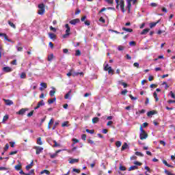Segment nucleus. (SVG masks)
I'll return each mask as SVG.
<instances>
[{
	"label": "nucleus",
	"mask_w": 175,
	"mask_h": 175,
	"mask_svg": "<svg viewBox=\"0 0 175 175\" xmlns=\"http://www.w3.org/2000/svg\"><path fill=\"white\" fill-rule=\"evenodd\" d=\"M34 148L36 150V154L37 155H39V154H40V152H42V151H43V148H42L40 146H36Z\"/></svg>",
	"instance_id": "0eeeda50"
},
{
	"label": "nucleus",
	"mask_w": 175,
	"mask_h": 175,
	"mask_svg": "<svg viewBox=\"0 0 175 175\" xmlns=\"http://www.w3.org/2000/svg\"><path fill=\"white\" fill-rule=\"evenodd\" d=\"M32 166H33V161H32L30 164L27 165L26 166V170H29V169H31Z\"/></svg>",
	"instance_id": "5701e85b"
},
{
	"label": "nucleus",
	"mask_w": 175,
	"mask_h": 175,
	"mask_svg": "<svg viewBox=\"0 0 175 175\" xmlns=\"http://www.w3.org/2000/svg\"><path fill=\"white\" fill-rule=\"evenodd\" d=\"M21 79H27V74L25 72H22L21 74Z\"/></svg>",
	"instance_id": "a19ab883"
},
{
	"label": "nucleus",
	"mask_w": 175,
	"mask_h": 175,
	"mask_svg": "<svg viewBox=\"0 0 175 175\" xmlns=\"http://www.w3.org/2000/svg\"><path fill=\"white\" fill-rule=\"evenodd\" d=\"M38 9L40 10H45V8H44V3H40L38 5Z\"/></svg>",
	"instance_id": "7c9ffc66"
},
{
	"label": "nucleus",
	"mask_w": 175,
	"mask_h": 175,
	"mask_svg": "<svg viewBox=\"0 0 175 175\" xmlns=\"http://www.w3.org/2000/svg\"><path fill=\"white\" fill-rule=\"evenodd\" d=\"M15 169L18 172V170H21V163H19L15 165Z\"/></svg>",
	"instance_id": "c9c22d12"
},
{
	"label": "nucleus",
	"mask_w": 175,
	"mask_h": 175,
	"mask_svg": "<svg viewBox=\"0 0 175 175\" xmlns=\"http://www.w3.org/2000/svg\"><path fill=\"white\" fill-rule=\"evenodd\" d=\"M144 113H146V110L145 109H142L141 111H139V112H136V114H144Z\"/></svg>",
	"instance_id": "49530a36"
},
{
	"label": "nucleus",
	"mask_w": 175,
	"mask_h": 175,
	"mask_svg": "<svg viewBox=\"0 0 175 175\" xmlns=\"http://www.w3.org/2000/svg\"><path fill=\"white\" fill-rule=\"evenodd\" d=\"M160 144H162V146H163V147H165V146H166V142H165V141H162L161 140L159 142Z\"/></svg>",
	"instance_id": "774afa93"
},
{
	"label": "nucleus",
	"mask_w": 175,
	"mask_h": 175,
	"mask_svg": "<svg viewBox=\"0 0 175 175\" xmlns=\"http://www.w3.org/2000/svg\"><path fill=\"white\" fill-rule=\"evenodd\" d=\"M81 139H82V140H87V135L83 134L81 135Z\"/></svg>",
	"instance_id": "052dcab7"
},
{
	"label": "nucleus",
	"mask_w": 175,
	"mask_h": 175,
	"mask_svg": "<svg viewBox=\"0 0 175 175\" xmlns=\"http://www.w3.org/2000/svg\"><path fill=\"white\" fill-rule=\"evenodd\" d=\"M49 29L50 31H53V32H57V29H55V27H53V26H51Z\"/></svg>",
	"instance_id": "864d4df0"
},
{
	"label": "nucleus",
	"mask_w": 175,
	"mask_h": 175,
	"mask_svg": "<svg viewBox=\"0 0 175 175\" xmlns=\"http://www.w3.org/2000/svg\"><path fill=\"white\" fill-rule=\"evenodd\" d=\"M140 134H139V138L141 140H144L145 139H147L148 137V134L146 133V131L143 129V126H140L139 128Z\"/></svg>",
	"instance_id": "f257e3e1"
},
{
	"label": "nucleus",
	"mask_w": 175,
	"mask_h": 175,
	"mask_svg": "<svg viewBox=\"0 0 175 175\" xmlns=\"http://www.w3.org/2000/svg\"><path fill=\"white\" fill-rule=\"evenodd\" d=\"M62 128H64V126H70L69 125V121H66V122H64L62 124Z\"/></svg>",
	"instance_id": "bb28decb"
},
{
	"label": "nucleus",
	"mask_w": 175,
	"mask_h": 175,
	"mask_svg": "<svg viewBox=\"0 0 175 175\" xmlns=\"http://www.w3.org/2000/svg\"><path fill=\"white\" fill-rule=\"evenodd\" d=\"M79 23H80V19L79 18L72 19L70 21V24L72 25H76L77 24H79Z\"/></svg>",
	"instance_id": "1a4fd4ad"
},
{
	"label": "nucleus",
	"mask_w": 175,
	"mask_h": 175,
	"mask_svg": "<svg viewBox=\"0 0 175 175\" xmlns=\"http://www.w3.org/2000/svg\"><path fill=\"white\" fill-rule=\"evenodd\" d=\"M124 49H125V46H124L122 45H119L118 47V50L119 51H122Z\"/></svg>",
	"instance_id": "58836bf2"
},
{
	"label": "nucleus",
	"mask_w": 175,
	"mask_h": 175,
	"mask_svg": "<svg viewBox=\"0 0 175 175\" xmlns=\"http://www.w3.org/2000/svg\"><path fill=\"white\" fill-rule=\"evenodd\" d=\"M92 122H93V124H98V122H99V118L98 117L93 118L92 120Z\"/></svg>",
	"instance_id": "a211bd4d"
},
{
	"label": "nucleus",
	"mask_w": 175,
	"mask_h": 175,
	"mask_svg": "<svg viewBox=\"0 0 175 175\" xmlns=\"http://www.w3.org/2000/svg\"><path fill=\"white\" fill-rule=\"evenodd\" d=\"M72 142H74L73 143H72V146H75V144H76V143H79V139H76V138H73L72 139Z\"/></svg>",
	"instance_id": "09e8293b"
},
{
	"label": "nucleus",
	"mask_w": 175,
	"mask_h": 175,
	"mask_svg": "<svg viewBox=\"0 0 175 175\" xmlns=\"http://www.w3.org/2000/svg\"><path fill=\"white\" fill-rule=\"evenodd\" d=\"M45 10H38V13L39 14H40L41 16H43V14H44Z\"/></svg>",
	"instance_id": "ea45409f"
},
{
	"label": "nucleus",
	"mask_w": 175,
	"mask_h": 175,
	"mask_svg": "<svg viewBox=\"0 0 175 175\" xmlns=\"http://www.w3.org/2000/svg\"><path fill=\"white\" fill-rule=\"evenodd\" d=\"M49 155L51 159H54V158H57V157H58V154L56 152L54 154H49Z\"/></svg>",
	"instance_id": "c756f323"
},
{
	"label": "nucleus",
	"mask_w": 175,
	"mask_h": 175,
	"mask_svg": "<svg viewBox=\"0 0 175 175\" xmlns=\"http://www.w3.org/2000/svg\"><path fill=\"white\" fill-rule=\"evenodd\" d=\"M65 27L66 28V33L62 36L63 39H66L69 35H70V27H69V24H66Z\"/></svg>",
	"instance_id": "7ed1b4c3"
},
{
	"label": "nucleus",
	"mask_w": 175,
	"mask_h": 175,
	"mask_svg": "<svg viewBox=\"0 0 175 175\" xmlns=\"http://www.w3.org/2000/svg\"><path fill=\"white\" fill-rule=\"evenodd\" d=\"M108 73L109 75H114V70H113V68H111V66H109V68H108Z\"/></svg>",
	"instance_id": "c85d7f7f"
},
{
	"label": "nucleus",
	"mask_w": 175,
	"mask_h": 175,
	"mask_svg": "<svg viewBox=\"0 0 175 175\" xmlns=\"http://www.w3.org/2000/svg\"><path fill=\"white\" fill-rule=\"evenodd\" d=\"M119 169L120 170H121L122 172H125V170H126V167H125V166H122V165H120L119 167Z\"/></svg>",
	"instance_id": "c03bdc74"
},
{
	"label": "nucleus",
	"mask_w": 175,
	"mask_h": 175,
	"mask_svg": "<svg viewBox=\"0 0 175 175\" xmlns=\"http://www.w3.org/2000/svg\"><path fill=\"white\" fill-rule=\"evenodd\" d=\"M41 106H44V100H41L38 103V105L36 107H34V110H38Z\"/></svg>",
	"instance_id": "423d86ee"
},
{
	"label": "nucleus",
	"mask_w": 175,
	"mask_h": 175,
	"mask_svg": "<svg viewBox=\"0 0 175 175\" xmlns=\"http://www.w3.org/2000/svg\"><path fill=\"white\" fill-rule=\"evenodd\" d=\"M163 163L165 165L167 166V167H174L173 165H170L169 163H167V161L166 160H163Z\"/></svg>",
	"instance_id": "412c9836"
},
{
	"label": "nucleus",
	"mask_w": 175,
	"mask_h": 175,
	"mask_svg": "<svg viewBox=\"0 0 175 175\" xmlns=\"http://www.w3.org/2000/svg\"><path fill=\"white\" fill-rule=\"evenodd\" d=\"M105 1L110 5H113L114 3V0H105Z\"/></svg>",
	"instance_id": "603ef678"
},
{
	"label": "nucleus",
	"mask_w": 175,
	"mask_h": 175,
	"mask_svg": "<svg viewBox=\"0 0 175 175\" xmlns=\"http://www.w3.org/2000/svg\"><path fill=\"white\" fill-rule=\"evenodd\" d=\"M8 25L11 26L12 28H14V29H16V25H14V23H12V21H8Z\"/></svg>",
	"instance_id": "cd10ccee"
},
{
	"label": "nucleus",
	"mask_w": 175,
	"mask_h": 175,
	"mask_svg": "<svg viewBox=\"0 0 175 175\" xmlns=\"http://www.w3.org/2000/svg\"><path fill=\"white\" fill-rule=\"evenodd\" d=\"M159 23V21L157 22H153L150 23V28H154V27H156L157 24Z\"/></svg>",
	"instance_id": "6ab92c4d"
},
{
	"label": "nucleus",
	"mask_w": 175,
	"mask_h": 175,
	"mask_svg": "<svg viewBox=\"0 0 175 175\" xmlns=\"http://www.w3.org/2000/svg\"><path fill=\"white\" fill-rule=\"evenodd\" d=\"M99 21H100V23H103V24L106 23V21L105 20V18H103V17H100L99 18Z\"/></svg>",
	"instance_id": "6e6d98bb"
},
{
	"label": "nucleus",
	"mask_w": 175,
	"mask_h": 175,
	"mask_svg": "<svg viewBox=\"0 0 175 175\" xmlns=\"http://www.w3.org/2000/svg\"><path fill=\"white\" fill-rule=\"evenodd\" d=\"M8 120H9V116L5 115L3 118V121L5 122V121H8Z\"/></svg>",
	"instance_id": "3c124183"
},
{
	"label": "nucleus",
	"mask_w": 175,
	"mask_h": 175,
	"mask_svg": "<svg viewBox=\"0 0 175 175\" xmlns=\"http://www.w3.org/2000/svg\"><path fill=\"white\" fill-rule=\"evenodd\" d=\"M153 96H154L156 102H158V100H159V98H158V94H157V92H154L153 93Z\"/></svg>",
	"instance_id": "72a5a7b5"
},
{
	"label": "nucleus",
	"mask_w": 175,
	"mask_h": 175,
	"mask_svg": "<svg viewBox=\"0 0 175 175\" xmlns=\"http://www.w3.org/2000/svg\"><path fill=\"white\" fill-rule=\"evenodd\" d=\"M72 94V90H70L65 96L64 99H69L70 94Z\"/></svg>",
	"instance_id": "b1692460"
},
{
	"label": "nucleus",
	"mask_w": 175,
	"mask_h": 175,
	"mask_svg": "<svg viewBox=\"0 0 175 175\" xmlns=\"http://www.w3.org/2000/svg\"><path fill=\"white\" fill-rule=\"evenodd\" d=\"M3 102H5V105L7 106H12V105H13V101L12 100L3 98Z\"/></svg>",
	"instance_id": "6e6552de"
},
{
	"label": "nucleus",
	"mask_w": 175,
	"mask_h": 175,
	"mask_svg": "<svg viewBox=\"0 0 175 175\" xmlns=\"http://www.w3.org/2000/svg\"><path fill=\"white\" fill-rule=\"evenodd\" d=\"M44 173H46V174H50V171L47 170H44L40 172V174H44Z\"/></svg>",
	"instance_id": "e433bc0d"
},
{
	"label": "nucleus",
	"mask_w": 175,
	"mask_h": 175,
	"mask_svg": "<svg viewBox=\"0 0 175 175\" xmlns=\"http://www.w3.org/2000/svg\"><path fill=\"white\" fill-rule=\"evenodd\" d=\"M3 72H6L7 73H8L9 72H12V70H13L12 69V68L7 66V67H3Z\"/></svg>",
	"instance_id": "4468645a"
},
{
	"label": "nucleus",
	"mask_w": 175,
	"mask_h": 175,
	"mask_svg": "<svg viewBox=\"0 0 175 175\" xmlns=\"http://www.w3.org/2000/svg\"><path fill=\"white\" fill-rule=\"evenodd\" d=\"M127 93H128V90H124L121 92L122 95H126Z\"/></svg>",
	"instance_id": "0e129e2a"
},
{
	"label": "nucleus",
	"mask_w": 175,
	"mask_h": 175,
	"mask_svg": "<svg viewBox=\"0 0 175 175\" xmlns=\"http://www.w3.org/2000/svg\"><path fill=\"white\" fill-rule=\"evenodd\" d=\"M119 84L123 85L124 88H126L128 87V84H126V83L122 82L121 81H119Z\"/></svg>",
	"instance_id": "f704fd0d"
},
{
	"label": "nucleus",
	"mask_w": 175,
	"mask_h": 175,
	"mask_svg": "<svg viewBox=\"0 0 175 175\" xmlns=\"http://www.w3.org/2000/svg\"><path fill=\"white\" fill-rule=\"evenodd\" d=\"M0 36H3L5 40H7L8 42H12V40L9 39V37H8V35L5 33H0Z\"/></svg>",
	"instance_id": "9b49d317"
},
{
	"label": "nucleus",
	"mask_w": 175,
	"mask_h": 175,
	"mask_svg": "<svg viewBox=\"0 0 175 175\" xmlns=\"http://www.w3.org/2000/svg\"><path fill=\"white\" fill-rule=\"evenodd\" d=\"M72 172H75V173H80V170L79 169H76V168H73L72 169Z\"/></svg>",
	"instance_id": "e2e57ef3"
},
{
	"label": "nucleus",
	"mask_w": 175,
	"mask_h": 175,
	"mask_svg": "<svg viewBox=\"0 0 175 175\" xmlns=\"http://www.w3.org/2000/svg\"><path fill=\"white\" fill-rule=\"evenodd\" d=\"M41 88H40V91H43V88H47V83H40Z\"/></svg>",
	"instance_id": "2eb2a0df"
},
{
	"label": "nucleus",
	"mask_w": 175,
	"mask_h": 175,
	"mask_svg": "<svg viewBox=\"0 0 175 175\" xmlns=\"http://www.w3.org/2000/svg\"><path fill=\"white\" fill-rule=\"evenodd\" d=\"M119 5L120 6V9H121L122 13H125V12H126V10H125V1L120 0Z\"/></svg>",
	"instance_id": "20e7f679"
},
{
	"label": "nucleus",
	"mask_w": 175,
	"mask_h": 175,
	"mask_svg": "<svg viewBox=\"0 0 175 175\" xmlns=\"http://www.w3.org/2000/svg\"><path fill=\"white\" fill-rule=\"evenodd\" d=\"M86 132L88 133H90L91 135H94V133H95V131L94 130H90L88 129H86Z\"/></svg>",
	"instance_id": "4c0bfd02"
},
{
	"label": "nucleus",
	"mask_w": 175,
	"mask_h": 175,
	"mask_svg": "<svg viewBox=\"0 0 175 175\" xmlns=\"http://www.w3.org/2000/svg\"><path fill=\"white\" fill-rule=\"evenodd\" d=\"M28 109L27 108H22L21 110H19L18 112H16V114L18 116H24L25 114V112L27 111Z\"/></svg>",
	"instance_id": "39448f33"
},
{
	"label": "nucleus",
	"mask_w": 175,
	"mask_h": 175,
	"mask_svg": "<svg viewBox=\"0 0 175 175\" xmlns=\"http://www.w3.org/2000/svg\"><path fill=\"white\" fill-rule=\"evenodd\" d=\"M135 155H137V157H144V154L140 152H136Z\"/></svg>",
	"instance_id": "a18cd8bd"
},
{
	"label": "nucleus",
	"mask_w": 175,
	"mask_h": 175,
	"mask_svg": "<svg viewBox=\"0 0 175 175\" xmlns=\"http://www.w3.org/2000/svg\"><path fill=\"white\" fill-rule=\"evenodd\" d=\"M137 169H139V167H137V165H132L129 168V172H131L132 170H137Z\"/></svg>",
	"instance_id": "dca6fc26"
},
{
	"label": "nucleus",
	"mask_w": 175,
	"mask_h": 175,
	"mask_svg": "<svg viewBox=\"0 0 175 175\" xmlns=\"http://www.w3.org/2000/svg\"><path fill=\"white\" fill-rule=\"evenodd\" d=\"M122 31H125L126 32H133V29L126 27H122Z\"/></svg>",
	"instance_id": "393cba45"
},
{
	"label": "nucleus",
	"mask_w": 175,
	"mask_h": 175,
	"mask_svg": "<svg viewBox=\"0 0 175 175\" xmlns=\"http://www.w3.org/2000/svg\"><path fill=\"white\" fill-rule=\"evenodd\" d=\"M114 8L109 7V8H103L99 12L98 14H100V13H103V12H105V10H114Z\"/></svg>",
	"instance_id": "9d476101"
},
{
	"label": "nucleus",
	"mask_w": 175,
	"mask_h": 175,
	"mask_svg": "<svg viewBox=\"0 0 175 175\" xmlns=\"http://www.w3.org/2000/svg\"><path fill=\"white\" fill-rule=\"evenodd\" d=\"M9 150V144H6L4 147V151H8Z\"/></svg>",
	"instance_id": "680f3d73"
},
{
	"label": "nucleus",
	"mask_w": 175,
	"mask_h": 175,
	"mask_svg": "<svg viewBox=\"0 0 175 175\" xmlns=\"http://www.w3.org/2000/svg\"><path fill=\"white\" fill-rule=\"evenodd\" d=\"M79 162V159H71L69 161V163L73 164V163H77Z\"/></svg>",
	"instance_id": "aec40b11"
},
{
	"label": "nucleus",
	"mask_w": 175,
	"mask_h": 175,
	"mask_svg": "<svg viewBox=\"0 0 175 175\" xmlns=\"http://www.w3.org/2000/svg\"><path fill=\"white\" fill-rule=\"evenodd\" d=\"M148 32H150V29H144L141 32V35H147V33H148Z\"/></svg>",
	"instance_id": "f3484780"
},
{
	"label": "nucleus",
	"mask_w": 175,
	"mask_h": 175,
	"mask_svg": "<svg viewBox=\"0 0 175 175\" xmlns=\"http://www.w3.org/2000/svg\"><path fill=\"white\" fill-rule=\"evenodd\" d=\"M57 100V98H51L49 100H48V103L49 105H51L53 103H54V102H55V100Z\"/></svg>",
	"instance_id": "2f4dec72"
},
{
	"label": "nucleus",
	"mask_w": 175,
	"mask_h": 175,
	"mask_svg": "<svg viewBox=\"0 0 175 175\" xmlns=\"http://www.w3.org/2000/svg\"><path fill=\"white\" fill-rule=\"evenodd\" d=\"M75 55L80 57V55H81V51H80V50H77L75 52Z\"/></svg>",
	"instance_id": "37998d69"
},
{
	"label": "nucleus",
	"mask_w": 175,
	"mask_h": 175,
	"mask_svg": "<svg viewBox=\"0 0 175 175\" xmlns=\"http://www.w3.org/2000/svg\"><path fill=\"white\" fill-rule=\"evenodd\" d=\"M110 66H109V64H106L105 66L104 67V70H105V72H107Z\"/></svg>",
	"instance_id": "bf43d9fd"
},
{
	"label": "nucleus",
	"mask_w": 175,
	"mask_h": 175,
	"mask_svg": "<svg viewBox=\"0 0 175 175\" xmlns=\"http://www.w3.org/2000/svg\"><path fill=\"white\" fill-rule=\"evenodd\" d=\"M129 46H136V42L135 41H131L129 42Z\"/></svg>",
	"instance_id": "13d9d810"
},
{
	"label": "nucleus",
	"mask_w": 175,
	"mask_h": 175,
	"mask_svg": "<svg viewBox=\"0 0 175 175\" xmlns=\"http://www.w3.org/2000/svg\"><path fill=\"white\" fill-rule=\"evenodd\" d=\"M158 112L157 111L152 110L150 111L147 113L148 117H151V116H154V114H157Z\"/></svg>",
	"instance_id": "ddd939ff"
},
{
	"label": "nucleus",
	"mask_w": 175,
	"mask_h": 175,
	"mask_svg": "<svg viewBox=\"0 0 175 175\" xmlns=\"http://www.w3.org/2000/svg\"><path fill=\"white\" fill-rule=\"evenodd\" d=\"M128 148V144L126 142H124V144L122 145L121 151H124V150H126Z\"/></svg>",
	"instance_id": "4be33fe9"
},
{
	"label": "nucleus",
	"mask_w": 175,
	"mask_h": 175,
	"mask_svg": "<svg viewBox=\"0 0 175 175\" xmlns=\"http://www.w3.org/2000/svg\"><path fill=\"white\" fill-rule=\"evenodd\" d=\"M55 94V89H54L53 90H51L49 92L50 96H54Z\"/></svg>",
	"instance_id": "79ce46f5"
},
{
	"label": "nucleus",
	"mask_w": 175,
	"mask_h": 175,
	"mask_svg": "<svg viewBox=\"0 0 175 175\" xmlns=\"http://www.w3.org/2000/svg\"><path fill=\"white\" fill-rule=\"evenodd\" d=\"M18 151L15 150V151H12L10 152V155H15V154H17Z\"/></svg>",
	"instance_id": "338daca9"
},
{
	"label": "nucleus",
	"mask_w": 175,
	"mask_h": 175,
	"mask_svg": "<svg viewBox=\"0 0 175 175\" xmlns=\"http://www.w3.org/2000/svg\"><path fill=\"white\" fill-rule=\"evenodd\" d=\"M134 165H136V166H142V163L139 161H135Z\"/></svg>",
	"instance_id": "4d7b16f0"
},
{
	"label": "nucleus",
	"mask_w": 175,
	"mask_h": 175,
	"mask_svg": "<svg viewBox=\"0 0 175 175\" xmlns=\"http://www.w3.org/2000/svg\"><path fill=\"white\" fill-rule=\"evenodd\" d=\"M131 2H133V5H135V3L137 2V0H126V9H128L129 13H131V8H132Z\"/></svg>",
	"instance_id": "f03ea898"
},
{
	"label": "nucleus",
	"mask_w": 175,
	"mask_h": 175,
	"mask_svg": "<svg viewBox=\"0 0 175 175\" xmlns=\"http://www.w3.org/2000/svg\"><path fill=\"white\" fill-rule=\"evenodd\" d=\"M33 116V111H31L28 114L27 117H32Z\"/></svg>",
	"instance_id": "69168bd1"
},
{
	"label": "nucleus",
	"mask_w": 175,
	"mask_h": 175,
	"mask_svg": "<svg viewBox=\"0 0 175 175\" xmlns=\"http://www.w3.org/2000/svg\"><path fill=\"white\" fill-rule=\"evenodd\" d=\"M122 144V143H121V142H120V141H117L116 143V147H121Z\"/></svg>",
	"instance_id": "8fccbe9b"
},
{
	"label": "nucleus",
	"mask_w": 175,
	"mask_h": 175,
	"mask_svg": "<svg viewBox=\"0 0 175 175\" xmlns=\"http://www.w3.org/2000/svg\"><path fill=\"white\" fill-rule=\"evenodd\" d=\"M37 144L39 146H42L43 144V142H42V137L37 138Z\"/></svg>",
	"instance_id": "a878e982"
},
{
	"label": "nucleus",
	"mask_w": 175,
	"mask_h": 175,
	"mask_svg": "<svg viewBox=\"0 0 175 175\" xmlns=\"http://www.w3.org/2000/svg\"><path fill=\"white\" fill-rule=\"evenodd\" d=\"M54 58V54L51 53L48 56V61L51 62L53 61V59Z\"/></svg>",
	"instance_id": "473e14b6"
},
{
	"label": "nucleus",
	"mask_w": 175,
	"mask_h": 175,
	"mask_svg": "<svg viewBox=\"0 0 175 175\" xmlns=\"http://www.w3.org/2000/svg\"><path fill=\"white\" fill-rule=\"evenodd\" d=\"M48 35L49 38L52 39V40H55V39H57V35H55L54 33H49Z\"/></svg>",
	"instance_id": "f8f14e48"
},
{
	"label": "nucleus",
	"mask_w": 175,
	"mask_h": 175,
	"mask_svg": "<svg viewBox=\"0 0 175 175\" xmlns=\"http://www.w3.org/2000/svg\"><path fill=\"white\" fill-rule=\"evenodd\" d=\"M164 173H165L166 175H175L174 174H172V172L167 171V170H165Z\"/></svg>",
	"instance_id": "de8ad7c7"
},
{
	"label": "nucleus",
	"mask_w": 175,
	"mask_h": 175,
	"mask_svg": "<svg viewBox=\"0 0 175 175\" xmlns=\"http://www.w3.org/2000/svg\"><path fill=\"white\" fill-rule=\"evenodd\" d=\"M53 143L55 144L53 145V147H59L61 146L59 144H58L56 141H53Z\"/></svg>",
	"instance_id": "5fc2aeb1"
}]
</instances>
